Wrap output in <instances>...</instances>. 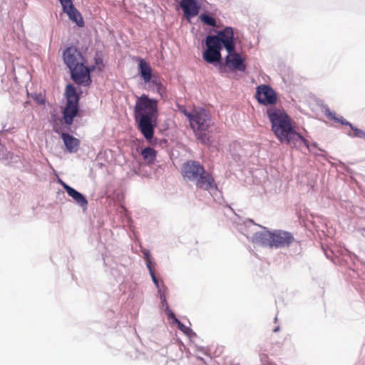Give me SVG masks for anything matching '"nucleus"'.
<instances>
[{"label": "nucleus", "instance_id": "4be33fe9", "mask_svg": "<svg viewBox=\"0 0 365 365\" xmlns=\"http://www.w3.org/2000/svg\"><path fill=\"white\" fill-rule=\"evenodd\" d=\"M144 258L146 262V265L148 268L152 267V262L150 259V253L148 250L143 252Z\"/></svg>", "mask_w": 365, "mask_h": 365}, {"label": "nucleus", "instance_id": "cd10ccee", "mask_svg": "<svg viewBox=\"0 0 365 365\" xmlns=\"http://www.w3.org/2000/svg\"><path fill=\"white\" fill-rule=\"evenodd\" d=\"M58 182L59 183L62 185V187H63V185H67L66 183H65L63 180H58Z\"/></svg>", "mask_w": 365, "mask_h": 365}, {"label": "nucleus", "instance_id": "aec40b11", "mask_svg": "<svg viewBox=\"0 0 365 365\" xmlns=\"http://www.w3.org/2000/svg\"><path fill=\"white\" fill-rule=\"evenodd\" d=\"M200 19L201 20V21L203 24H205L206 25L211 26H216V20L213 17L209 16L208 14H202L200 16Z\"/></svg>", "mask_w": 365, "mask_h": 365}, {"label": "nucleus", "instance_id": "1a4fd4ad", "mask_svg": "<svg viewBox=\"0 0 365 365\" xmlns=\"http://www.w3.org/2000/svg\"><path fill=\"white\" fill-rule=\"evenodd\" d=\"M256 98L263 105H274L277 101L275 91L267 85H261L257 88Z\"/></svg>", "mask_w": 365, "mask_h": 365}, {"label": "nucleus", "instance_id": "bb28decb", "mask_svg": "<svg viewBox=\"0 0 365 365\" xmlns=\"http://www.w3.org/2000/svg\"><path fill=\"white\" fill-rule=\"evenodd\" d=\"M182 113L185 114V115L187 116V118L189 120L192 118V116L194 115V110L192 113H189V112H187V110H185L182 111Z\"/></svg>", "mask_w": 365, "mask_h": 365}, {"label": "nucleus", "instance_id": "ddd939ff", "mask_svg": "<svg viewBox=\"0 0 365 365\" xmlns=\"http://www.w3.org/2000/svg\"><path fill=\"white\" fill-rule=\"evenodd\" d=\"M202 0H181L180 6L183 10L186 19L197 16L201 6Z\"/></svg>", "mask_w": 365, "mask_h": 365}, {"label": "nucleus", "instance_id": "7ed1b4c3", "mask_svg": "<svg viewBox=\"0 0 365 365\" xmlns=\"http://www.w3.org/2000/svg\"><path fill=\"white\" fill-rule=\"evenodd\" d=\"M65 64L69 68L71 79L78 85L88 86L91 83V72L86 60L75 46H69L63 53Z\"/></svg>", "mask_w": 365, "mask_h": 365}, {"label": "nucleus", "instance_id": "f257e3e1", "mask_svg": "<svg viewBox=\"0 0 365 365\" xmlns=\"http://www.w3.org/2000/svg\"><path fill=\"white\" fill-rule=\"evenodd\" d=\"M133 113L138 129L147 142L152 143L158 116V101L143 94L137 98Z\"/></svg>", "mask_w": 365, "mask_h": 365}, {"label": "nucleus", "instance_id": "4468645a", "mask_svg": "<svg viewBox=\"0 0 365 365\" xmlns=\"http://www.w3.org/2000/svg\"><path fill=\"white\" fill-rule=\"evenodd\" d=\"M138 70L145 83H149L152 81V83L159 88L162 86L161 83L157 82L156 80H152V68L150 64L143 58L138 59Z\"/></svg>", "mask_w": 365, "mask_h": 365}, {"label": "nucleus", "instance_id": "9b49d317", "mask_svg": "<svg viewBox=\"0 0 365 365\" xmlns=\"http://www.w3.org/2000/svg\"><path fill=\"white\" fill-rule=\"evenodd\" d=\"M195 185L197 189L210 192L217 190V185L212 175L204 170L203 174H200L195 180Z\"/></svg>", "mask_w": 365, "mask_h": 365}, {"label": "nucleus", "instance_id": "39448f33", "mask_svg": "<svg viewBox=\"0 0 365 365\" xmlns=\"http://www.w3.org/2000/svg\"><path fill=\"white\" fill-rule=\"evenodd\" d=\"M212 124L209 113L203 109L194 110V115L190 119V125L197 138L203 144L210 143L207 130Z\"/></svg>", "mask_w": 365, "mask_h": 365}, {"label": "nucleus", "instance_id": "a878e982", "mask_svg": "<svg viewBox=\"0 0 365 365\" xmlns=\"http://www.w3.org/2000/svg\"><path fill=\"white\" fill-rule=\"evenodd\" d=\"M63 9H65L68 4L73 3L72 0H59Z\"/></svg>", "mask_w": 365, "mask_h": 365}, {"label": "nucleus", "instance_id": "423d86ee", "mask_svg": "<svg viewBox=\"0 0 365 365\" xmlns=\"http://www.w3.org/2000/svg\"><path fill=\"white\" fill-rule=\"evenodd\" d=\"M66 95L67 103L63 112V119L67 125H71L73 121L74 117L76 116L78 112L79 97L75 87L72 85H68L66 86Z\"/></svg>", "mask_w": 365, "mask_h": 365}, {"label": "nucleus", "instance_id": "a211bd4d", "mask_svg": "<svg viewBox=\"0 0 365 365\" xmlns=\"http://www.w3.org/2000/svg\"><path fill=\"white\" fill-rule=\"evenodd\" d=\"M156 151L150 147L145 148L141 151L143 159L148 165L154 163L156 158Z\"/></svg>", "mask_w": 365, "mask_h": 365}, {"label": "nucleus", "instance_id": "393cba45", "mask_svg": "<svg viewBox=\"0 0 365 365\" xmlns=\"http://www.w3.org/2000/svg\"><path fill=\"white\" fill-rule=\"evenodd\" d=\"M178 327L181 331H182L185 334H187L188 331H190V329L188 327L183 325L180 322L178 323Z\"/></svg>", "mask_w": 365, "mask_h": 365}, {"label": "nucleus", "instance_id": "dca6fc26", "mask_svg": "<svg viewBox=\"0 0 365 365\" xmlns=\"http://www.w3.org/2000/svg\"><path fill=\"white\" fill-rule=\"evenodd\" d=\"M63 11L66 13L69 19L74 21L79 27L84 26V21L83 19L81 13L74 7L73 3L68 4L65 9H63Z\"/></svg>", "mask_w": 365, "mask_h": 365}, {"label": "nucleus", "instance_id": "0eeeda50", "mask_svg": "<svg viewBox=\"0 0 365 365\" xmlns=\"http://www.w3.org/2000/svg\"><path fill=\"white\" fill-rule=\"evenodd\" d=\"M205 43L207 48L203 53V59L209 63L220 62L222 59L220 53L222 47L220 46L217 38L208 36L206 38Z\"/></svg>", "mask_w": 365, "mask_h": 365}, {"label": "nucleus", "instance_id": "f3484780", "mask_svg": "<svg viewBox=\"0 0 365 365\" xmlns=\"http://www.w3.org/2000/svg\"><path fill=\"white\" fill-rule=\"evenodd\" d=\"M63 188L67 192L68 195L71 197L78 205L83 208L87 207L88 200L81 193L68 185H63Z\"/></svg>", "mask_w": 365, "mask_h": 365}, {"label": "nucleus", "instance_id": "c85d7f7f", "mask_svg": "<svg viewBox=\"0 0 365 365\" xmlns=\"http://www.w3.org/2000/svg\"><path fill=\"white\" fill-rule=\"evenodd\" d=\"M279 330V327H276L274 329V331L276 332Z\"/></svg>", "mask_w": 365, "mask_h": 365}, {"label": "nucleus", "instance_id": "412c9836", "mask_svg": "<svg viewBox=\"0 0 365 365\" xmlns=\"http://www.w3.org/2000/svg\"><path fill=\"white\" fill-rule=\"evenodd\" d=\"M330 119L334 120V121L344 125H349L350 127V123L345 120L343 117L336 118L334 115L330 114Z\"/></svg>", "mask_w": 365, "mask_h": 365}, {"label": "nucleus", "instance_id": "b1692460", "mask_svg": "<svg viewBox=\"0 0 365 365\" xmlns=\"http://www.w3.org/2000/svg\"><path fill=\"white\" fill-rule=\"evenodd\" d=\"M96 64L97 65L100 71L102 70L104 66L103 63V60L101 58H96Z\"/></svg>", "mask_w": 365, "mask_h": 365}, {"label": "nucleus", "instance_id": "6ab92c4d", "mask_svg": "<svg viewBox=\"0 0 365 365\" xmlns=\"http://www.w3.org/2000/svg\"><path fill=\"white\" fill-rule=\"evenodd\" d=\"M350 128L353 133H348V135L352 138H359L365 139V131L361 129L354 127L352 124H350Z\"/></svg>", "mask_w": 365, "mask_h": 365}, {"label": "nucleus", "instance_id": "f8f14e48", "mask_svg": "<svg viewBox=\"0 0 365 365\" xmlns=\"http://www.w3.org/2000/svg\"><path fill=\"white\" fill-rule=\"evenodd\" d=\"M225 65L232 71L244 72L246 69L245 58L238 53L231 51L225 58Z\"/></svg>", "mask_w": 365, "mask_h": 365}, {"label": "nucleus", "instance_id": "f03ea898", "mask_svg": "<svg viewBox=\"0 0 365 365\" xmlns=\"http://www.w3.org/2000/svg\"><path fill=\"white\" fill-rule=\"evenodd\" d=\"M267 115L272 124V130L282 143L296 146L300 142L309 147L308 140L295 130L291 118L284 110L270 108L267 109Z\"/></svg>", "mask_w": 365, "mask_h": 365}, {"label": "nucleus", "instance_id": "9d476101", "mask_svg": "<svg viewBox=\"0 0 365 365\" xmlns=\"http://www.w3.org/2000/svg\"><path fill=\"white\" fill-rule=\"evenodd\" d=\"M212 36L217 38L220 46L222 47V45H223L227 53L234 51V32L232 27H226L222 31H219L217 35Z\"/></svg>", "mask_w": 365, "mask_h": 365}, {"label": "nucleus", "instance_id": "20e7f679", "mask_svg": "<svg viewBox=\"0 0 365 365\" xmlns=\"http://www.w3.org/2000/svg\"><path fill=\"white\" fill-rule=\"evenodd\" d=\"M294 241V237L291 232L280 230L256 232L252 237L253 242L271 248L289 247Z\"/></svg>", "mask_w": 365, "mask_h": 365}, {"label": "nucleus", "instance_id": "6e6552de", "mask_svg": "<svg viewBox=\"0 0 365 365\" xmlns=\"http://www.w3.org/2000/svg\"><path fill=\"white\" fill-rule=\"evenodd\" d=\"M204 170L205 168L199 162L188 160L182 164L181 174L184 179L195 182L200 174H203Z\"/></svg>", "mask_w": 365, "mask_h": 365}, {"label": "nucleus", "instance_id": "2eb2a0df", "mask_svg": "<svg viewBox=\"0 0 365 365\" xmlns=\"http://www.w3.org/2000/svg\"><path fill=\"white\" fill-rule=\"evenodd\" d=\"M61 137L63 141L66 150L69 153H76L78 150L80 146V140L78 138L66 133H62L61 134Z\"/></svg>", "mask_w": 365, "mask_h": 365}, {"label": "nucleus", "instance_id": "5701e85b", "mask_svg": "<svg viewBox=\"0 0 365 365\" xmlns=\"http://www.w3.org/2000/svg\"><path fill=\"white\" fill-rule=\"evenodd\" d=\"M149 269V272H150V274L152 277V279L154 282V284L158 287V280L155 274V272H154V270L153 269V267H150V268H148Z\"/></svg>", "mask_w": 365, "mask_h": 365}]
</instances>
